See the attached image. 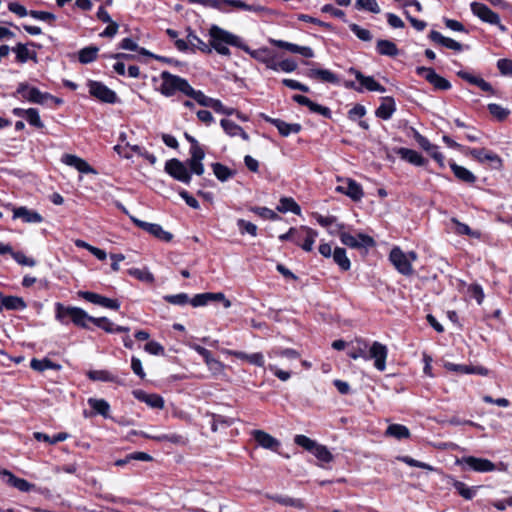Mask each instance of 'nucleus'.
Masks as SVG:
<instances>
[{
    "instance_id": "f257e3e1",
    "label": "nucleus",
    "mask_w": 512,
    "mask_h": 512,
    "mask_svg": "<svg viewBox=\"0 0 512 512\" xmlns=\"http://www.w3.org/2000/svg\"><path fill=\"white\" fill-rule=\"evenodd\" d=\"M209 45L211 46V50L214 49L217 53L224 56L230 55V50L227 45H232L241 48L242 41L241 39L220 28L217 25H212L209 29Z\"/></svg>"
},
{
    "instance_id": "f03ea898",
    "label": "nucleus",
    "mask_w": 512,
    "mask_h": 512,
    "mask_svg": "<svg viewBox=\"0 0 512 512\" xmlns=\"http://www.w3.org/2000/svg\"><path fill=\"white\" fill-rule=\"evenodd\" d=\"M159 80L161 81L158 91L166 96H173L176 92H182L187 95V92L190 88V84L184 78H181L177 75H173L167 71H163Z\"/></svg>"
},
{
    "instance_id": "7ed1b4c3",
    "label": "nucleus",
    "mask_w": 512,
    "mask_h": 512,
    "mask_svg": "<svg viewBox=\"0 0 512 512\" xmlns=\"http://www.w3.org/2000/svg\"><path fill=\"white\" fill-rule=\"evenodd\" d=\"M417 258L418 256L414 251L405 253L399 247H394L389 254V259L395 269L405 276L413 274L412 263L416 261Z\"/></svg>"
},
{
    "instance_id": "20e7f679",
    "label": "nucleus",
    "mask_w": 512,
    "mask_h": 512,
    "mask_svg": "<svg viewBox=\"0 0 512 512\" xmlns=\"http://www.w3.org/2000/svg\"><path fill=\"white\" fill-rule=\"evenodd\" d=\"M187 31V40L177 39L175 41V46L179 51H186L190 48L191 50H199L202 53L206 54L211 53V46L208 43L200 39L190 29H188Z\"/></svg>"
},
{
    "instance_id": "39448f33",
    "label": "nucleus",
    "mask_w": 512,
    "mask_h": 512,
    "mask_svg": "<svg viewBox=\"0 0 512 512\" xmlns=\"http://www.w3.org/2000/svg\"><path fill=\"white\" fill-rule=\"evenodd\" d=\"M458 465L465 466L475 472L485 473L492 472L496 470V465L486 459V458H478L474 456H464L461 459L456 461Z\"/></svg>"
},
{
    "instance_id": "423d86ee",
    "label": "nucleus",
    "mask_w": 512,
    "mask_h": 512,
    "mask_svg": "<svg viewBox=\"0 0 512 512\" xmlns=\"http://www.w3.org/2000/svg\"><path fill=\"white\" fill-rule=\"evenodd\" d=\"M471 10L475 16H477L483 22L491 25L498 26L502 31L505 27L500 22V17L497 13L492 11L488 6L483 3L473 2L471 3Z\"/></svg>"
},
{
    "instance_id": "0eeeda50",
    "label": "nucleus",
    "mask_w": 512,
    "mask_h": 512,
    "mask_svg": "<svg viewBox=\"0 0 512 512\" xmlns=\"http://www.w3.org/2000/svg\"><path fill=\"white\" fill-rule=\"evenodd\" d=\"M17 93L29 102L36 104H44L47 100L53 99L49 93H43L36 87H31L28 84L20 83L17 88Z\"/></svg>"
},
{
    "instance_id": "6e6552de",
    "label": "nucleus",
    "mask_w": 512,
    "mask_h": 512,
    "mask_svg": "<svg viewBox=\"0 0 512 512\" xmlns=\"http://www.w3.org/2000/svg\"><path fill=\"white\" fill-rule=\"evenodd\" d=\"M165 171L174 179L183 182L190 183L191 173L187 169L186 165L180 160L173 158L166 162Z\"/></svg>"
},
{
    "instance_id": "1a4fd4ad",
    "label": "nucleus",
    "mask_w": 512,
    "mask_h": 512,
    "mask_svg": "<svg viewBox=\"0 0 512 512\" xmlns=\"http://www.w3.org/2000/svg\"><path fill=\"white\" fill-rule=\"evenodd\" d=\"M367 355L368 360H374V366L377 370L384 371L386 369V359L388 356V348L386 345L374 341L369 347Z\"/></svg>"
},
{
    "instance_id": "9d476101",
    "label": "nucleus",
    "mask_w": 512,
    "mask_h": 512,
    "mask_svg": "<svg viewBox=\"0 0 512 512\" xmlns=\"http://www.w3.org/2000/svg\"><path fill=\"white\" fill-rule=\"evenodd\" d=\"M339 237L341 242L350 248L372 247L375 245L373 238L363 233L351 235L347 232H341Z\"/></svg>"
},
{
    "instance_id": "9b49d317",
    "label": "nucleus",
    "mask_w": 512,
    "mask_h": 512,
    "mask_svg": "<svg viewBox=\"0 0 512 512\" xmlns=\"http://www.w3.org/2000/svg\"><path fill=\"white\" fill-rule=\"evenodd\" d=\"M210 301H220L225 308H230L232 303L229 299L225 297V295L222 292L218 293H201L196 294L191 300L190 304L193 307H200L207 305Z\"/></svg>"
},
{
    "instance_id": "f8f14e48",
    "label": "nucleus",
    "mask_w": 512,
    "mask_h": 512,
    "mask_svg": "<svg viewBox=\"0 0 512 512\" xmlns=\"http://www.w3.org/2000/svg\"><path fill=\"white\" fill-rule=\"evenodd\" d=\"M341 184L336 187V191L345 194L353 201H360L364 192L360 184L351 178L340 180Z\"/></svg>"
},
{
    "instance_id": "ddd939ff",
    "label": "nucleus",
    "mask_w": 512,
    "mask_h": 512,
    "mask_svg": "<svg viewBox=\"0 0 512 512\" xmlns=\"http://www.w3.org/2000/svg\"><path fill=\"white\" fill-rule=\"evenodd\" d=\"M468 154L480 163H489L493 169H500L502 167V159L492 151L486 149H469Z\"/></svg>"
},
{
    "instance_id": "4468645a",
    "label": "nucleus",
    "mask_w": 512,
    "mask_h": 512,
    "mask_svg": "<svg viewBox=\"0 0 512 512\" xmlns=\"http://www.w3.org/2000/svg\"><path fill=\"white\" fill-rule=\"evenodd\" d=\"M132 220L139 228L161 241L170 242L173 239V235L170 232L165 231L159 224L145 222L136 218H132Z\"/></svg>"
},
{
    "instance_id": "2eb2a0df",
    "label": "nucleus",
    "mask_w": 512,
    "mask_h": 512,
    "mask_svg": "<svg viewBox=\"0 0 512 512\" xmlns=\"http://www.w3.org/2000/svg\"><path fill=\"white\" fill-rule=\"evenodd\" d=\"M88 86L90 94L98 100L105 103L116 102V93L102 83L97 81H90Z\"/></svg>"
},
{
    "instance_id": "dca6fc26",
    "label": "nucleus",
    "mask_w": 512,
    "mask_h": 512,
    "mask_svg": "<svg viewBox=\"0 0 512 512\" xmlns=\"http://www.w3.org/2000/svg\"><path fill=\"white\" fill-rule=\"evenodd\" d=\"M317 236V231L307 226H301L297 230L296 244L299 245L303 250L310 252L313 250V245Z\"/></svg>"
},
{
    "instance_id": "f3484780",
    "label": "nucleus",
    "mask_w": 512,
    "mask_h": 512,
    "mask_svg": "<svg viewBox=\"0 0 512 512\" xmlns=\"http://www.w3.org/2000/svg\"><path fill=\"white\" fill-rule=\"evenodd\" d=\"M417 73L438 90H448L451 87L449 81L438 75L432 68L418 67Z\"/></svg>"
},
{
    "instance_id": "a211bd4d",
    "label": "nucleus",
    "mask_w": 512,
    "mask_h": 512,
    "mask_svg": "<svg viewBox=\"0 0 512 512\" xmlns=\"http://www.w3.org/2000/svg\"><path fill=\"white\" fill-rule=\"evenodd\" d=\"M62 162L68 166L74 167L80 173L97 174V171L86 160L76 155L65 154L62 156Z\"/></svg>"
},
{
    "instance_id": "6ab92c4d",
    "label": "nucleus",
    "mask_w": 512,
    "mask_h": 512,
    "mask_svg": "<svg viewBox=\"0 0 512 512\" xmlns=\"http://www.w3.org/2000/svg\"><path fill=\"white\" fill-rule=\"evenodd\" d=\"M133 396L141 401V402H144L145 404H147L150 408H153V409H163L164 406H165V401L164 399L158 395V394H155V393H146L145 391L143 390H134L132 392Z\"/></svg>"
},
{
    "instance_id": "aec40b11",
    "label": "nucleus",
    "mask_w": 512,
    "mask_h": 512,
    "mask_svg": "<svg viewBox=\"0 0 512 512\" xmlns=\"http://www.w3.org/2000/svg\"><path fill=\"white\" fill-rule=\"evenodd\" d=\"M135 435H141L145 438L152 439L158 442H170L176 445H186L188 442L187 437L181 434L177 433H171V434H148L145 432H133Z\"/></svg>"
},
{
    "instance_id": "412c9836",
    "label": "nucleus",
    "mask_w": 512,
    "mask_h": 512,
    "mask_svg": "<svg viewBox=\"0 0 512 512\" xmlns=\"http://www.w3.org/2000/svg\"><path fill=\"white\" fill-rule=\"evenodd\" d=\"M204 157L205 153L201 147H195L194 149H190V158L188 159L187 163L191 173H194L199 176L204 173L205 169L202 163Z\"/></svg>"
},
{
    "instance_id": "4be33fe9",
    "label": "nucleus",
    "mask_w": 512,
    "mask_h": 512,
    "mask_svg": "<svg viewBox=\"0 0 512 512\" xmlns=\"http://www.w3.org/2000/svg\"><path fill=\"white\" fill-rule=\"evenodd\" d=\"M265 121L273 124L279 131V133L287 137L290 134H297L301 131V125L298 123H287L280 119L271 118L269 116L263 115L262 116Z\"/></svg>"
},
{
    "instance_id": "5701e85b",
    "label": "nucleus",
    "mask_w": 512,
    "mask_h": 512,
    "mask_svg": "<svg viewBox=\"0 0 512 512\" xmlns=\"http://www.w3.org/2000/svg\"><path fill=\"white\" fill-rule=\"evenodd\" d=\"M0 476L3 477V480L10 486L18 489L21 492H28L34 486L29 483L25 479L16 477L13 473L6 469H0Z\"/></svg>"
},
{
    "instance_id": "b1692460",
    "label": "nucleus",
    "mask_w": 512,
    "mask_h": 512,
    "mask_svg": "<svg viewBox=\"0 0 512 512\" xmlns=\"http://www.w3.org/2000/svg\"><path fill=\"white\" fill-rule=\"evenodd\" d=\"M350 74H353L357 81L361 84L362 88H365L369 91H376L380 93L385 92V88L379 84L373 77L371 76H365L360 71L351 68L349 70Z\"/></svg>"
},
{
    "instance_id": "393cba45",
    "label": "nucleus",
    "mask_w": 512,
    "mask_h": 512,
    "mask_svg": "<svg viewBox=\"0 0 512 512\" xmlns=\"http://www.w3.org/2000/svg\"><path fill=\"white\" fill-rule=\"evenodd\" d=\"M255 441L264 449L277 450L280 442L272 435L263 430H254L252 432Z\"/></svg>"
},
{
    "instance_id": "a878e982",
    "label": "nucleus",
    "mask_w": 512,
    "mask_h": 512,
    "mask_svg": "<svg viewBox=\"0 0 512 512\" xmlns=\"http://www.w3.org/2000/svg\"><path fill=\"white\" fill-rule=\"evenodd\" d=\"M13 218H21L25 223H41L43 217L36 211L21 206L13 210Z\"/></svg>"
},
{
    "instance_id": "bb28decb",
    "label": "nucleus",
    "mask_w": 512,
    "mask_h": 512,
    "mask_svg": "<svg viewBox=\"0 0 512 512\" xmlns=\"http://www.w3.org/2000/svg\"><path fill=\"white\" fill-rule=\"evenodd\" d=\"M429 38L439 44V45H442L448 49H451V50H454V51H461L462 50V45L457 42L456 40L452 39V38H449V37H445L443 36L441 33H439L438 31H431L430 34H429Z\"/></svg>"
},
{
    "instance_id": "cd10ccee",
    "label": "nucleus",
    "mask_w": 512,
    "mask_h": 512,
    "mask_svg": "<svg viewBox=\"0 0 512 512\" xmlns=\"http://www.w3.org/2000/svg\"><path fill=\"white\" fill-rule=\"evenodd\" d=\"M396 153L405 161L416 165L423 166L426 163V160L419 154L417 151L408 149V148H398L396 149Z\"/></svg>"
},
{
    "instance_id": "c85d7f7f",
    "label": "nucleus",
    "mask_w": 512,
    "mask_h": 512,
    "mask_svg": "<svg viewBox=\"0 0 512 512\" xmlns=\"http://www.w3.org/2000/svg\"><path fill=\"white\" fill-rule=\"evenodd\" d=\"M224 353L232 355L238 359L245 360L250 364L262 367L264 365V356L262 353L257 352L253 354H246L241 351L224 350Z\"/></svg>"
},
{
    "instance_id": "c756f323",
    "label": "nucleus",
    "mask_w": 512,
    "mask_h": 512,
    "mask_svg": "<svg viewBox=\"0 0 512 512\" xmlns=\"http://www.w3.org/2000/svg\"><path fill=\"white\" fill-rule=\"evenodd\" d=\"M396 105L392 97H385L382 99L381 105L377 108L375 114L377 117L388 120L395 112Z\"/></svg>"
},
{
    "instance_id": "7c9ffc66",
    "label": "nucleus",
    "mask_w": 512,
    "mask_h": 512,
    "mask_svg": "<svg viewBox=\"0 0 512 512\" xmlns=\"http://www.w3.org/2000/svg\"><path fill=\"white\" fill-rule=\"evenodd\" d=\"M368 343L363 339H356L352 342L351 349L348 352L349 357L354 360L362 358L364 360H368L367 350Z\"/></svg>"
},
{
    "instance_id": "2f4dec72",
    "label": "nucleus",
    "mask_w": 512,
    "mask_h": 512,
    "mask_svg": "<svg viewBox=\"0 0 512 512\" xmlns=\"http://www.w3.org/2000/svg\"><path fill=\"white\" fill-rule=\"evenodd\" d=\"M222 128L231 137L239 136L244 141L249 140V135L240 127L238 124L234 123L231 120L228 119H222L220 122Z\"/></svg>"
},
{
    "instance_id": "473e14b6",
    "label": "nucleus",
    "mask_w": 512,
    "mask_h": 512,
    "mask_svg": "<svg viewBox=\"0 0 512 512\" xmlns=\"http://www.w3.org/2000/svg\"><path fill=\"white\" fill-rule=\"evenodd\" d=\"M450 168L452 169L455 177L465 183L472 184L476 181V176L467 168L460 166L454 162L450 163Z\"/></svg>"
},
{
    "instance_id": "72a5a7b5",
    "label": "nucleus",
    "mask_w": 512,
    "mask_h": 512,
    "mask_svg": "<svg viewBox=\"0 0 512 512\" xmlns=\"http://www.w3.org/2000/svg\"><path fill=\"white\" fill-rule=\"evenodd\" d=\"M307 76L311 79H317L327 83L338 82L337 76L333 72L326 69H310L307 72Z\"/></svg>"
},
{
    "instance_id": "f704fd0d",
    "label": "nucleus",
    "mask_w": 512,
    "mask_h": 512,
    "mask_svg": "<svg viewBox=\"0 0 512 512\" xmlns=\"http://www.w3.org/2000/svg\"><path fill=\"white\" fill-rule=\"evenodd\" d=\"M92 323H94L96 326L105 330L108 333L129 331L128 327L117 326L116 328H114V324L106 317H93Z\"/></svg>"
},
{
    "instance_id": "c9c22d12",
    "label": "nucleus",
    "mask_w": 512,
    "mask_h": 512,
    "mask_svg": "<svg viewBox=\"0 0 512 512\" xmlns=\"http://www.w3.org/2000/svg\"><path fill=\"white\" fill-rule=\"evenodd\" d=\"M30 367L33 370L38 371V372H43L48 369L60 370L62 368V366L60 364L54 363L48 358H43V359L34 358L30 362Z\"/></svg>"
},
{
    "instance_id": "e433bc0d",
    "label": "nucleus",
    "mask_w": 512,
    "mask_h": 512,
    "mask_svg": "<svg viewBox=\"0 0 512 512\" xmlns=\"http://www.w3.org/2000/svg\"><path fill=\"white\" fill-rule=\"evenodd\" d=\"M1 306L7 310H23L26 308V303L21 297L5 296L1 298Z\"/></svg>"
},
{
    "instance_id": "4c0bfd02",
    "label": "nucleus",
    "mask_w": 512,
    "mask_h": 512,
    "mask_svg": "<svg viewBox=\"0 0 512 512\" xmlns=\"http://www.w3.org/2000/svg\"><path fill=\"white\" fill-rule=\"evenodd\" d=\"M277 210L282 213L292 212L296 215H300L301 213L300 206L295 202L293 198L290 197L281 198L279 205L277 206Z\"/></svg>"
},
{
    "instance_id": "58836bf2",
    "label": "nucleus",
    "mask_w": 512,
    "mask_h": 512,
    "mask_svg": "<svg viewBox=\"0 0 512 512\" xmlns=\"http://www.w3.org/2000/svg\"><path fill=\"white\" fill-rule=\"evenodd\" d=\"M92 319L93 317L88 315L83 309L73 307V310L71 311V320L75 325L86 328L87 322H92Z\"/></svg>"
},
{
    "instance_id": "ea45409f",
    "label": "nucleus",
    "mask_w": 512,
    "mask_h": 512,
    "mask_svg": "<svg viewBox=\"0 0 512 512\" xmlns=\"http://www.w3.org/2000/svg\"><path fill=\"white\" fill-rule=\"evenodd\" d=\"M452 485L459 493L461 497L466 500H471L475 494L478 487H469L464 482L452 479Z\"/></svg>"
},
{
    "instance_id": "a19ab883",
    "label": "nucleus",
    "mask_w": 512,
    "mask_h": 512,
    "mask_svg": "<svg viewBox=\"0 0 512 512\" xmlns=\"http://www.w3.org/2000/svg\"><path fill=\"white\" fill-rule=\"evenodd\" d=\"M88 404L95 411V413L102 415L103 417H109L110 405L104 399L89 398Z\"/></svg>"
},
{
    "instance_id": "79ce46f5",
    "label": "nucleus",
    "mask_w": 512,
    "mask_h": 512,
    "mask_svg": "<svg viewBox=\"0 0 512 512\" xmlns=\"http://www.w3.org/2000/svg\"><path fill=\"white\" fill-rule=\"evenodd\" d=\"M241 49L248 53L252 58L260 61L262 63L268 62L269 57L271 56V52L268 48H260L258 50H251L247 45H241Z\"/></svg>"
},
{
    "instance_id": "37998d69",
    "label": "nucleus",
    "mask_w": 512,
    "mask_h": 512,
    "mask_svg": "<svg viewBox=\"0 0 512 512\" xmlns=\"http://www.w3.org/2000/svg\"><path fill=\"white\" fill-rule=\"evenodd\" d=\"M333 259L342 270L347 271L350 269L351 263L343 248H335L333 251Z\"/></svg>"
},
{
    "instance_id": "c03bdc74",
    "label": "nucleus",
    "mask_w": 512,
    "mask_h": 512,
    "mask_svg": "<svg viewBox=\"0 0 512 512\" xmlns=\"http://www.w3.org/2000/svg\"><path fill=\"white\" fill-rule=\"evenodd\" d=\"M376 48L381 55L396 56L398 54L397 46L389 40H379Z\"/></svg>"
},
{
    "instance_id": "a18cd8bd",
    "label": "nucleus",
    "mask_w": 512,
    "mask_h": 512,
    "mask_svg": "<svg viewBox=\"0 0 512 512\" xmlns=\"http://www.w3.org/2000/svg\"><path fill=\"white\" fill-rule=\"evenodd\" d=\"M386 434L394 437L396 439H403V438H409L410 432L409 429L401 424H392L388 426L386 430Z\"/></svg>"
},
{
    "instance_id": "49530a36",
    "label": "nucleus",
    "mask_w": 512,
    "mask_h": 512,
    "mask_svg": "<svg viewBox=\"0 0 512 512\" xmlns=\"http://www.w3.org/2000/svg\"><path fill=\"white\" fill-rule=\"evenodd\" d=\"M128 273L132 277H135L139 281H142L145 283L152 284L155 280L153 274L149 271L148 268H143V269L131 268L128 270Z\"/></svg>"
},
{
    "instance_id": "de8ad7c7",
    "label": "nucleus",
    "mask_w": 512,
    "mask_h": 512,
    "mask_svg": "<svg viewBox=\"0 0 512 512\" xmlns=\"http://www.w3.org/2000/svg\"><path fill=\"white\" fill-rule=\"evenodd\" d=\"M212 168L214 175L222 182L228 180L234 175V172L231 169L221 163H214Z\"/></svg>"
},
{
    "instance_id": "09e8293b",
    "label": "nucleus",
    "mask_w": 512,
    "mask_h": 512,
    "mask_svg": "<svg viewBox=\"0 0 512 512\" xmlns=\"http://www.w3.org/2000/svg\"><path fill=\"white\" fill-rule=\"evenodd\" d=\"M69 435L65 432L58 433L57 435L50 437L49 435L42 432H35L34 438L38 441L48 442L50 444H56L57 442L65 441Z\"/></svg>"
},
{
    "instance_id": "8fccbe9b",
    "label": "nucleus",
    "mask_w": 512,
    "mask_h": 512,
    "mask_svg": "<svg viewBox=\"0 0 512 512\" xmlns=\"http://www.w3.org/2000/svg\"><path fill=\"white\" fill-rule=\"evenodd\" d=\"M98 48L97 47H86L79 51V61L83 64L90 63L94 61L98 54Z\"/></svg>"
},
{
    "instance_id": "3c124183",
    "label": "nucleus",
    "mask_w": 512,
    "mask_h": 512,
    "mask_svg": "<svg viewBox=\"0 0 512 512\" xmlns=\"http://www.w3.org/2000/svg\"><path fill=\"white\" fill-rule=\"evenodd\" d=\"M312 453L318 460L322 462L329 463L333 460V455L324 445H320L317 443Z\"/></svg>"
},
{
    "instance_id": "603ef678",
    "label": "nucleus",
    "mask_w": 512,
    "mask_h": 512,
    "mask_svg": "<svg viewBox=\"0 0 512 512\" xmlns=\"http://www.w3.org/2000/svg\"><path fill=\"white\" fill-rule=\"evenodd\" d=\"M88 377L94 381L117 382V378L105 370L90 371Z\"/></svg>"
},
{
    "instance_id": "864d4df0",
    "label": "nucleus",
    "mask_w": 512,
    "mask_h": 512,
    "mask_svg": "<svg viewBox=\"0 0 512 512\" xmlns=\"http://www.w3.org/2000/svg\"><path fill=\"white\" fill-rule=\"evenodd\" d=\"M13 51L16 53L17 60L21 63L26 62L29 58L35 59V53L31 55L29 49L24 44H17Z\"/></svg>"
},
{
    "instance_id": "5fc2aeb1",
    "label": "nucleus",
    "mask_w": 512,
    "mask_h": 512,
    "mask_svg": "<svg viewBox=\"0 0 512 512\" xmlns=\"http://www.w3.org/2000/svg\"><path fill=\"white\" fill-rule=\"evenodd\" d=\"M25 119L29 122L30 125L35 126L37 128H43L44 124L40 119V115L37 109L29 108L26 110Z\"/></svg>"
},
{
    "instance_id": "6e6d98bb",
    "label": "nucleus",
    "mask_w": 512,
    "mask_h": 512,
    "mask_svg": "<svg viewBox=\"0 0 512 512\" xmlns=\"http://www.w3.org/2000/svg\"><path fill=\"white\" fill-rule=\"evenodd\" d=\"M356 7L358 9L367 10V11L375 13V14H378L381 11L376 0H357Z\"/></svg>"
},
{
    "instance_id": "4d7b16f0",
    "label": "nucleus",
    "mask_w": 512,
    "mask_h": 512,
    "mask_svg": "<svg viewBox=\"0 0 512 512\" xmlns=\"http://www.w3.org/2000/svg\"><path fill=\"white\" fill-rule=\"evenodd\" d=\"M273 501L278 502L284 506H294L297 508H303L304 504L300 499H294L290 497L283 496H272L270 497Z\"/></svg>"
},
{
    "instance_id": "13d9d810",
    "label": "nucleus",
    "mask_w": 512,
    "mask_h": 512,
    "mask_svg": "<svg viewBox=\"0 0 512 512\" xmlns=\"http://www.w3.org/2000/svg\"><path fill=\"white\" fill-rule=\"evenodd\" d=\"M294 441L297 445L303 447L305 450L312 452L317 442L310 439L305 435H296Z\"/></svg>"
},
{
    "instance_id": "bf43d9fd",
    "label": "nucleus",
    "mask_w": 512,
    "mask_h": 512,
    "mask_svg": "<svg viewBox=\"0 0 512 512\" xmlns=\"http://www.w3.org/2000/svg\"><path fill=\"white\" fill-rule=\"evenodd\" d=\"M237 225L239 227L241 234L248 233L253 237L257 235V226L255 224L245 221L243 219H239L237 221Z\"/></svg>"
},
{
    "instance_id": "052dcab7",
    "label": "nucleus",
    "mask_w": 512,
    "mask_h": 512,
    "mask_svg": "<svg viewBox=\"0 0 512 512\" xmlns=\"http://www.w3.org/2000/svg\"><path fill=\"white\" fill-rule=\"evenodd\" d=\"M165 301L173 305H185L190 302L186 293H179L176 295H167L164 297Z\"/></svg>"
},
{
    "instance_id": "680f3d73",
    "label": "nucleus",
    "mask_w": 512,
    "mask_h": 512,
    "mask_svg": "<svg viewBox=\"0 0 512 512\" xmlns=\"http://www.w3.org/2000/svg\"><path fill=\"white\" fill-rule=\"evenodd\" d=\"M73 307H65L61 303L56 304V319L61 323H66L65 319L67 317L71 318V311Z\"/></svg>"
},
{
    "instance_id": "e2e57ef3",
    "label": "nucleus",
    "mask_w": 512,
    "mask_h": 512,
    "mask_svg": "<svg viewBox=\"0 0 512 512\" xmlns=\"http://www.w3.org/2000/svg\"><path fill=\"white\" fill-rule=\"evenodd\" d=\"M452 221L455 224V232L457 234L479 237V233L472 231L468 225L461 223L456 219H453Z\"/></svg>"
},
{
    "instance_id": "0e129e2a",
    "label": "nucleus",
    "mask_w": 512,
    "mask_h": 512,
    "mask_svg": "<svg viewBox=\"0 0 512 512\" xmlns=\"http://www.w3.org/2000/svg\"><path fill=\"white\" fill-rule=\"evenodd\" d=\"M400 461L404 462L405 464L409 465V466H412V467H417V468H422V469H426V470H429V471H432L433 470V467L427 463H424V462H421V461H418V460H415L409 456H401L398 458Z\"/></svg>"
},
{
    "instance_id": "69168bd1",
    "label": "nucleus",
    "mask_w": 512,
    "mask_h": 512,
    "mask_svg": "<svg viewBox=\"0 0 512 512\" xmlns=\"http://www.w3.org/2000/svg\"><path fill=\"white\" fill-rule=\"evenodd\" d=\"M350 29L362 41H370L372 39L370 31L357 24H351Z\"/></svg>"
},
{
    "instance_id": "338daca9",
    "label": "nucleus",
    "mask_w": 512,
    "mask_h": 512,
    "mask_svg": "<svg viewBox=\"0 0 512 512\" xmlns=\"http://www.w3.org/2000/svg\"><path fill=\"white\" fill-rule=\"evenodd\" d=\"M205 364L207 365L208 369L213 373V374H221L223 373L224 369H225V366L222 362H220L219 360L215 359L213 356H211L206 362Z\"/></svg>"
},
{
    "instance_id": "774afa93",
    "label": "nucleus",
    "mask_w": 512,
    "mask_h": 512,
    "mask_svg": "<svg viewBox=\"0 0 512 512\" xmlns=\"http://www.w3.org/2000/svg\"><path fill=\"white\" fill-rule=\"evenodd\" d=\"M12 257L15 259V261L20 264V265H24V266H29V267H33L36 262L34 259L32 258H29L27 257L24 253L22 252H13L12 253Z\"/></svg>"
}]
</instances>
